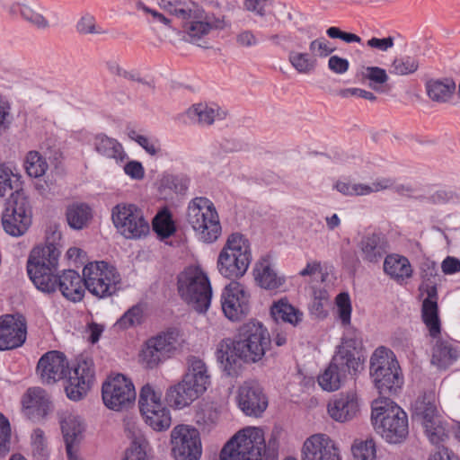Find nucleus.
<instances>
[{
    "label": "nucleus",
    "mask_w": 460,
    "mask_h": 460,
    "mask_svg": "<svg viewBox=\"0 0 460 460\" xmlns=\"http://www.w3.org/2000/svg\"><path fill=\"white\" fill-rule=\"evenodd\" d=\"M221 8L219 0H162L161 9L181 22L185 40L199 47L208 44L207 38L214 31H223L231 26L228 17L222 13L207 12L203 5Z\"/></svg>",
    "instance_id": "1"
},
{
    "label": "nucleus",
    "mask_w": 460,
    "mask_h": 460,
    "mask_svg": "<svg viewBox=\"0 0 460 460\" xmlns=\"http://www.w3.org/2000/svg\"><path fill=\"white\" fill-rule=\"evenodd\" d=\"M281 429L275 427L267 441L262 429L246 427L239 430L222 448L220 460H275L279 448Z\"/></svg>",
    "instance_id": "2"
},
{
    "label": "nucleus",
    "mask_w": 460,
    "mask_h": 460,
    "mask_svg": "<svg viewBox=\"0 0 460 460\" xmlns=\"http://www.w3.org/2000/svg\"><path fill=\"white\" fill-rule=\"evenodd\" d=\"M361 338L356 331L348 330L341 344L329 366L318 376L317 381L321 388L327 392H334L341 388L347 374L356 375L363 364L361 359Z\"/></svg>",
    "instance_id": "3"
},
{
    "label": "nucleus",
    "mask_w": 460,
    "mask_h": 460,
    "mask_svg": "<svg viewBox=\"0 0 460 460\" xmlns=\"http://www.w3.org/2000/svg\"><path fill=\"white\" fill-rule=\"evenodd\" d=\"M371 420L376 432L388 443H402L408 436L406 412L388 398L373 402Z\"/></svg>",
    "instance_id": "4"
},
{
    "label": "nucleus",
    "mask_w": 460,
    "mask_h": 460,
    "mask_svg": "<svg viewBox=\"0 0 460 460\" xmlns=\"http://www.w3.org/2000/svg\"><path fill=\"white\" fill-rule=\"evenodd\" d=\"M370 376L381 397L395 394L402 385L398 361L394 353L385 348H377L370 358Z\"/></svg>",
    "instance_id": "5"
},
{
    "label": "nucleus",
    "mask_w": 460,
    "mask_h": 460,
    "mask_svg": "<svg viewBox=\"0 0 460 460\" xmlns=\"http://www.w3.org/2000/svg\"><path fill=\"white\" fill-rule=\"evenodd\" d=\"M252 261L249 241L240 233L231 234L219 252L217 268L227 279H238L247 271Z\"/></svg>",
    "instance_id": "6"
},
{
    "label": "nucleus",
    "mask_w": 460,
    "mask_h": 460,
    "mask_svg": "<svg viewBox=\"0 0 460 460\" xmlns=\"http://www.w3.org/2000/svg\"><path fill=\"white\" fill-rule=\"evenodd\" d=\"M186 221L204 243L215 242L221 234L218 214L208 198L196 197L190 201Z\"/></svg>",
    "instance_id": "7"
},
{
    "label": "nucleus",
    "mask_w": 460,
    "mask_h": 460,
    "mask_svg": "<svg viewBox=\"0 0 460 460\" xmlns=\"http://www.w3.org/2000/svg\"><path fill=\"white\" fill-rule=\"evenodd\" d=\"M178 291L197 312L204 313L208 309L212 289L208 276L199 267H189L179 275Z\"/></svg>",
    "instance_id": "8"
},
{
    "label": "nucleus",
    "mask_w": 460,
    "mask_h": 460,
    "mask_svg": "<svg viewBox=\"0 0 460 460\" xmlns=\"http://www.w3.org/2000/svg\"><path fill=\"white\" fill-rule=\"evenodd\" d=\"M271 339L263 324L257 321H249L238 330L236 350L245 363H256L261 360L270 349Z\"/></svg>",
    "instance_id": "9"
},
{
    "label": "nucleus",
    "mask_w": 460,
    "mask_h": 460,
    "mask_svg": "<svg viewBox=\"0 0 460 460\" xmlns=\"http://www.w3.org/2000/svg\"><path fill=\"white\" fill-rule=\"evenodd\" d=\"M85 289L98 298L113 296L120 288L121 278L116 268L106 261H93L83 270Z\"/></svg>",
    "instance_id": "10"
},
{
    "label": "nucleus",
    "mask_w": 460,
    "mask_h": 460,
    "mask_svg": "<svg viewBox=\"0 0 460 460\" xmlns=\"http://www.w3.org/2000/svg\"><path fill=\"white\" fill-rule=\"evenodd\" d=\"M183 342L181 332L170 329L146 341L139 353V361L146 368H155L181 349Z\"/></svg>",
    "instance_id": "11"
},
{
    "label": "nucleus",
    "mask_w": 460,
    "mask_h": 460,
    "mask_svg": "<svg viewBox=\"0 0 460 460\" xmlns=\"http://www.w3.org/2000/svg\"><path fill=\"white\" fill-rule=\"evenodd\" d=\"M32 208L25 192L16 190L5 202L2 213V226L4 232L13 237L25 234L31 225Z\"/></svg>",
    "instance_id": "12"
},
{
    "label": "nucleus",
    "mask_w": 460,
    "mask_h": 460,
    "mask_svg": "<svg viewBox=\"0 0 460 460\" xmlns=\"http://www.w3.org/2000/svg\"><path fill=\"white\" fill-rule=\"evenodd\" d=\"M412 410L413 416L421 422L429 441L438 448L441 447L440 444L447 438V434L438 420L435 394L430 392L420 395Z\"/></svg>",
    "instance_id": "13"
},
{
    "label": "nucleus",
    "mask_w": 460,
    "mask_h": 460,
    "mask_svg": "<svg viewBox=\"0 0 460 460\" xmlns=\"http://www.w3.org/2000/svg\"><path fill=\"white\" fill-rule=\"evenodd\" d=\"M111 219L119 233L128 239H137L149 233V224L135 204L119 203L112 208Z\"/></svg>",
    "instance_id": "14"
},
{
    "label": "nucleus",
    "mask_w": 460,
    "mask_h": 460,
    "mask_svg": "<svg viewBox=\"0 0 460 460\" xmlns=\"http://www.w3.org/2000/svg\"><path fill=\"white\" fill-rule=\"evenodd\" d=\"M102 395L105 406L113 411L127 409L136 400V391L133 383L121 374L110 376L102 384Z\"/></svg>",
    "instance_id": "15"
},
{
    "label": "nucleus",
    "mask_w": 460,
    "mask_h": 460,
    "mask_svg": "<svg viewBox=\"0 0 460 460\" xmlns=\"http://www.w3.org/2000/svg\"><path fill=\"white\" fill-rule=\"evenodd\" d=\"M172 453L175 460H199L201 441L199 431L188 425H178L171 432Z\"/></svg>",
    "instance_id": "16"
},
{
    "label": "nucleus",
    "mask_w": 460,
    "mask_h": 460,
    "mask_svg": "<svg viewBox=\"0 0 460 460\" xmlns=\"http://www.w3.org/2000/svg\"><path fill=\"white\" fill-rule=\"evenodd\" d=\"M249 298L245 287L232 281L221 294V306L225 315L231 321L241 320L249 312Z\"/></svg>",
    "instance_id": "17"
},
{
    "label": "nucleus",
    "mask_w": 460,
    "mask_h": 460,
    "mask_svg": "<svg viewBox=\"0 0 460 460\" xmlns=\"http://www.w3.org/2000/svg\"><path fill=\"white\" fill-rule=\"evenodd\" d=\"M239 409L250 417H260L268 407V399L261 386L253 380L244 382L237 390Z\"/></svg>",
    "instance_id": "18"
},
{
    "label": "nucleus",
    "mask_w": 460,
    "mask_h": 460,
    "mask_svg": "<svg viewBox=\"0 0 460 460\" xmlns=\"http://www.w3.org/2000/svg\"><path fill=\"white\" fill-rule=\"evenodd\" d=\"M301 460H341L339 448L326 434L311 435L301 448Z\"/></svg>",
    "instance_id": "19"
},
{
    "label": "nucleus",
    "mask_w": 460,
    "mask_h": 460,
    "mask_svg": "<svg viewBox=\"0 0 460 460\" xmlns=\"http://www.w3.org/2000/svg\"><path fill=\"white\" fill-rule=\"evenodd\" d=\"M94 380L93 365L91 360H81L69 371L66 393L69 399L81 400L90 390Z\"/></svg>",
    "instance_id": "20"
},
{
    "label": "nucleus",
    "mask_w": 460,
    "mask_h": 460,
    "mask_svg": "<svg viewBox=\"0 0 460 460\" xmlns=\"http://www.w3.org/2000/svg\"><path fill=\"white\" fill-rule=\"evenodd\" d=\"M68 361L61 352L52 350L45 353L39 360L37 372L44 384L52 385L66 375Z\"/></svg>",
    "instance_id": "21"
},
{
    "label": "nucleus",
    "mask_w": 460,
    "mask_h": 460,
    "mask_svg": "<svg viewBox=\"0 0 460 460\" xmlns=\"http://www.w3.org/2000/svg\"><path fill=\"white\" fill-rule=\"evenodd\" d=\"M26 340V324L13 315L0 317V350L22 346Z\"/></svg>",
    "instance_id": "22"
},
{
    "label": "nucleus",
    "mask_w": 460,
    "mask_h": 460,
    "mask_svg": "<svg viewBox=\"0 0 460 460\" xmlns=\"http://www.w3.org/2000/svg\"><path fill=\"white\" fill-rule=\"evenodd\" d=\"M327 411L330 417L335 421L344 423L353 420L359 411V404L356 394H340L328 403Z\"/></svg>",
    "instance_id": "23"
},
{
    "label": "nucleus",
    "mask_w": 460,
    "mask_h": 460,
    "mask_svg": "<svg viewBox=\"0 0 460 460\" xmlns=\"http://www.w3.org/2000/svg\"><path fill=\"white\" fill-rule=\"evenodd\" d=\"M358 248L363 261L369 263H377L386 254L388 243L381 234H368L364 235L358 243Z\"/></svg>",
    "instance_id": "24"
},
{
    "label": "nucleus",
    "mask_w": 460,
    "mask_h": 460,
    "mask_svg": "<svg viewBox=\"0 0 460 460\" xmlns=\"http://www.w3.org/2000/svg\"><path fill=\"white\" fill-rule=\"evenodd\" d=\"M61 429L68 459L78 460L73 453V447L81 438L84 429L80 416L74 412L64 411L61 414Z\"/></svg>",
    "instance_id": "25"
},
{
    "label": "nucleus",
    "mask_w": 460,
    "mask_h": 460,
    "mask_svg": "<svg viewBox=\"0 0 460 460\" xmlns=\"http://www.w3.org/2000/svg\"><path fill=\"white\" fill-rule=\"evenodd\" d=\"M60 251L52 243L32 249L30 253L27 269L57 270Z\"/></svg>",
    "instance_id": "26"
},
{
    "label": "nucleus",
    "mask_w": 460,
    "mask_h": 460,
    "mask_svg": "<svg viewBox=\"0 0 460 460\" xmlns=\"http://www.w3.org/2000/svg\"><path fill=\"white\" fill-rule=\"evenodd\" d=\"M254 279L259 287L267 290L279 288L285 282L274 269L269 256L261 258L253 269Z\"/></svg>",
    "instance_id": "27"
},
{
    "label": "nucleus",
    "mask_w": 460,
    "mask_h": 460,
    "mask_svg": "<svg viewBox=\"0 0 460 460\" xmlns=\"http://www.w3.org/2000/svg\"><path fill=\"white\" fill-rule=\"evenodd\" d=\"M431 347L430 362L438 369H446L459 358V350L449 340L435 338Z\"/></svg>",
    "instance_id": "28"
},
{
    "label": "nucleus",
    "mask_w": 460,
    "mask_h": 460,
    "mask_svg": "<svg viewBox=\"0 0 460 460\" xmlns=\"http://www.w3.org/2000/svg\"><path fill=\"white\" fill-rule=\"evenodd\" d=\"M58 288L66 298L74 302L80 301L85 292L84 276L81 277L73 270H65L58 276Z\"/></svg>",
    "instance_id": "29"
},
{
    "label": "nucleus",
    "mask_w": 460,
    "mask_h": 460,
    "mask_svg": "<svg viewBox=\"0 0 460 460\" xmlns=\"http://www.w3.org/2000/svg\"><path fill=\"white\" fill-rule=\"evenodd\" d=\"M202 394L199 390L182 377L179 383L168 389L167 399L175 408L182 409L190 405Z\"/></svg>",
    "instance_id": "30"
},
{
    "label": "nucleus",
    "mask_w": 460,
    "mask_h": 460,
    "mask_svg": "<svg viewBox=\"0 0 460 460\" xmlns=\"http://www.w3.org/2000/svg\"><path fill=\"white\" fill-rule=\"evenodd\" d=\"M204 394L211 383V376L206 363L199 358L190 357L187 361V370L182 376Z\"/></svg>",
    "instance_id": "31"
},
{
    "label": "nucleus",
    "mask_w": 460,
    "mask_h": 460,
    "mask_svg": "<svg viewBox=\"0 0 460 460\" xmlns=\"http://www.w3.org/2000/svg\"><path fill=\"white\" fill-rule=\"evenodd\" d=\"M22 406L29 413H35L37 416L44 417L51 408V402L49 394L40 387L28 389L22 398Z\"/></svg>",
    "instance_id": "32"
},
{
    "label": "nucleus",
    "mask_w": 460,
    "mask_h": 460,
    "mask_svg": "<svg viewBox=\"0 0 460 460\" xmlns=\"http://www.w3.org/2000/svg\"><path fill=\"white\" fill-rule=\"evenodd\" d=\"M93 147L100 155L106 159H112L117 164L124 162L127 158V153L122 145L117 139L104 134L94 137Z\"/></svg>",
    "instance_id": "33"
},
{
    "label": "nucleus",
    "mask_w": 460,
    "mask_h": 460,
    "mask_svg": "<svg viewBox=\"0 0 460 460\" xmlns=\"http://www.w3.org/2000/svg\"><path fill=\"white\" fill-rule=\"evenodd\" d=\"M384 271L391 279L400 283L412 275V268L409 260L398 254H389L385 258Z\"/></svg>",
    "instance_id": "34"
},
{
    "label": "nucleus",
    "mask_w": 460,
    "mask_h": 460,
    "mask_svg": "<svg viewBox=\"0 0 460 460\" xmlns=\"http://www.w3.org/2000/svg\"><path fill=\"white\" fill-rule=\"evenodd\" d=\"M426 91L430 100L445 103L453 96L456 91V84L450 78L430 79L426 83Z\"/></svg>",
    "instance_id": "35"
},
{
    "label": "nucleus",
    "mask_w": 460,
    "mask_h": 460,
    "mask_svg": "<svg viewBox=\"0 0 460 460\" xmlns=\"http://www.w3.org/2000/svg\"><path fill=\"white\" fill-rule=\"evenodd\" d=\"M270 314L276 322L288 323L297 326L303 321V313L288 303L287 299L275 302L270 307Z\"/></svg>",
    "instance_id": "36"
},
{
    "label": "nucleus",
    "mask_w": 460,
    "mask_h": 460,
    "mask_svg": "<svg viewBox=\"0 0 460 460\" xmlns=\"http://www.w3.org/2000/svg\"><path fill=\"white\" fill-rule=\"evenodd\" d=\"M421 319L429 331V336L438 338L441 333V322L438 316V302L423 300Z\"/></svg>",
    "instance_id": "37"
},
{
    "label": "nucleus",
    "mask_w": 460,
    "mask_h": 460,
    "mask_svg": "<svg viewBox=\"0 0 460 460\" xmlns=\"http://www.w3.org/2000/svg\"><path fill=\"white\" fill-rule=\"evenodd\" d=\"M27 271L39 290L45 293H52L57 290L58 284V276L55 274L57 270L27 269Z\"/></svg>",
    "instance_id": "38"
},
{
    "label": "nucleus",
    "mask_w": 460,
    "mask_h": 460,
    "mask_svg": "<svg viewBox=\"0 0 460 460\" xmlns=\"http://www.w3.org/2000/svg\"><path fill=\"white\" fill-rule=\"evenodd\" d=\"M186 114L190 120L202 126H209L219 116V110L206 103H197L190 107Z\"/></svg>",
    "instance_id": "39"
},
{
    "label": "nucleus",
    "mask_w": 460,
    "mask_h": 460,
    "mask_svg": "<svg viewBox=\"0 0 460 460\" xmlns=\"http://www.w3.org/2000/svg\"><path fill=\"white\" fill-rule=\"evenodd\" d=\"M288 62L301 75H310L317 67V59L310 52L291 50L288 53Z\"/></svg>",
    "instance_id": "40"
},
{
    "label": "nucleus",
    "mask_w": 460,
    "mask_h": 460,
    "mask_svg": "<svg viewBox=\"0 0 460 460\" xmlns=\"http://www.w3.org/2000/svg\"><path fill=\"white\" fill-rule=\"evenodd\" d=\"M91 217V208L85 204H73L66 210L67 223L74 229L84 228Z\"/></svg>",
    "instance_id": "41"
},
{
    "label": "nucleus",
    "mask_w": 460,
    "mask_h": 460,
    "mask_svg": "<svg viewBox=\"0 0 460 460\" xmlns=\"http://www.w3.org/2000/svg\"><path fill=\"white\" fill-rule=\"evenodd\" d=\"M358 75L361 80L368 81L369 87L376 92L380 91L382 85L389 79L386 71L379 66H362Z\"/></svg>",
    "instance_id": "42"
},
{
    "label": "nucleus",
    "mask_w": 460,
    "mask_h": 460,
    "mask_svg": "<svg viewBox=\"0 0 460 460\" xmlns=\"http://www.w3.org/2000/svg\"><path fill=\"white\" fill-rule=\"evenodd\" d=\"M146 423L154 430L163 431L170 428L172 417L170 410L166 407L154 412L146 411L142 414Z\"/></svg>",
    "instance_id": "43"
},
{
    "label": "nucleus",
    "mask_w": 460,
    "mask_h": 460,
    "mask_svg": "<svg viewBox=\"0 0 460 460\" xmlns=\"http://www.w3.org/2000/svg\"><path fill=\"white\" fill-rule=\"evenodd\" d=\"M24 167L29 176L39 178L45 174L49 164L39 152L30 151L26 155Z\"/></svg>",
    "instance_id": "44"
},
{
    "label": "nucleus",
    "mask_w": 460,
    "mask_h": 460,
    "mask_svg": "<svg viewBox=\"0 0 460 460\" xmlns=\"http://www.w3.org/2000/svg\"><path fill=\"white\" fill-rule=\"evenodd\" d=\"M31 452L35 460H48L49 450L45 433L35 429L31 435Z\"/></svg>",
    "instance_id": "45"
},
{
    "label": "nucleus",
    "mask_w": 460,
    "mask_h": 460,
    "mask_svg": "<svg viewBox=\"0 0 460 460\" xmlns=\"http://www.w3.org/2000/svg\"><path fill=\"white\" fill-rule=\"evenodd\" d=\"M419 59L412 56L395 58L390 66V73L396 75H409L419 69Z\"/></svg>",
    "instance_id": "46"
},
{
    "label": "nucleus",
    "mask_w": 460,
    "mask_h": 460,
    "mask_svg": "<svg viewBox=\"0 0 460 460\" xmlns=\"http://www.w3.org/2000/svg\"><path fill=\"white\" fill-rule=\"evenodd\" d=\"M236 340L235 341H223L220 342L217 349V358L221 363L225 364L226 368L232 367L236 363L237 359H241V354L236 350Z\"/></svg>",
    "instance_id": "47"
},
{
    "label": "nucleus",
    "mask_w": 460,
    "mask_h": 460,
    "mask_svg": "<svg viewBox=\"0 0 460 460\" xmlns=\"http://www.w3.org/2000/svg\"><path fill=\"white\" fill-rule=\"evenodd\" d=\"M153 228L162 237H169L175 232L171 213L167 209L160 211L153 220Z\"/></svg>",
    "instance_id": "48"
},
{
    "label": "nucleus",
    "mask_w": 460,
    "mask_h": 460,
    "mask_svg": "<svg viewBox=\"0 0 460 460\" xmlns=\"http://www.w3.org/2000/svg\"><path fill=\"white\" fill-rule=\"evenodd\" d=\"M162 400V392L156 390L152 385L146 384L142 386L139 394V410L141 414L146 412L150 409V405L155 404Z\"/></svg>",
    "instance_id": "49"
},
{
    "label": "nucleus",
    "mask_w": 460,
    "mask_h": 460,
    "mask_svg": "<svg viewBox=\"0 0 460 460\" xmlns=\"http://www.w3.org/2000/svg\"><path fill=\"white\" fill-rule=\"evenodd\" d=\"M351 451L354 460H375L376 447L373 439L355 440Z\"/></svg>",
    "instance_id": "50"
},
{
    "label": "nucleus",
    "mask_w": 460,
    "mask_h": 460,
    "mask_svg": "<svg viewBox=\"0 0 460 460\" xmlns=\"http://www.w3.org/2000/svg\"><path fill=\"white\" fill-rule=\"evenodd\" d=\"M334 51L335 48H332L330 41L324 37L316 38L309 43V52L315 59L325 58Z\"/></svg>",
    "instance_id": "51"
},
{
    "label": "nucleus",
    "mask_w": 460,
    "mask_h": 460,
    "mask_svg": "<svg viewBox=\"0 0 460 460\" xmlns=\"http://www.w3.org/2000/svg\"><path fill=\"white\" fill-rule=\"evenodd\" d=\"M334 189L344 196H366L369 190L367 184L346 181H337Z\"/></svg>",
    "instance_id": "52"
},
{
    "label": "nucleus",
    "mask_w": 460,
    "mask_h": 460,
    "mask_svg": "<svg viewBox=\"0 0 460 460\" xmlns=\"http://www.w3.org/2000/svg\"><path fill=\"white\" fill-rule=\"evenodd\" d=\"M336 305L339 318L344 326L349 325L351 316V304L348 293H341L336 297Z\"/></svg>",
    "instance_id": "53"
},
{
    "label": "nucleus",
    "mask_w": 460,
    "mask_h": 460,
    "mask_svg": "<svg viewBox=\"0 0 460 460\" xmlns=\"http://www.w3.org/2000/svg\"><path fill=\"white\" fill-rule=\"evenodd\" d=\"M13 120L9 101L0 95V137L11 127Z\"/></svg>",
    "instance_id": "54"
},
{
    "label": "nucleus",
    "mask_w": 460,
    "mask_h": 460,
    "mask_svg": "<svg viewBox=\"0 0 460 460\" xmlns=\"http://www.w3.org/2000/svg\"><path fill=\"white\" fill-rule=\"evenodd\" d=\"M20 13L26 21L36 25L38 28L45 29L49 26L46 18L30 5L22 4L20 6Z\"/></svg>",
    "instance_id": "55"
},
{
    "label": "nucleus",
    "mask_w": 460,
    "mask_h": 460,
    "mask_svg": "<svg viewBox=\"0 0 460 460\" xmlns=\"http://www.w3.org/2000/svg\"><path fill=\"white\" fill-rule=\"evenodd\" d=\"M128 135L130 139L137 142L150 155L155 156L160 152V147L156 142L152 141L147 137L140 135L135 130H130Z\"/></svg>",
    "instance_id": "56"
},
{
    "label": "nucleus",
    "mask_w": 460,
    "mask_h": 460,
    "mask_svg": "<svg viewBox=\"0 0 460 460\" xmlns=\"http://www.w3.org/2000/svg\"><path fill=\"white\" fill-rule=\"evenodd\" d=\"M142 319V310L138 306H133L128 309L117 322L120 328L128 329L139 324Z\"/></svg>",
    "instance_id": "57"
},
{
    "label": "nucleus",
    "mask_w": 460,
    "mask_h": 460,
    "mask_svg": "<svg viewBox=\"0 0 460 460\" xmlns=\"http://www.w3.org/2000/svg\"><path fill=\"white\" fill-rule=\"evenodd\" d=\"M219 419V412L213 407L203 409L196 415V422L199 426H203L204 429H209L215 425Z\"/></svg>",
    "instance_id": "58"
},
{
    "label": "nucleus",
    "mask_w": 460,
    "mask_h": 460,
    "mask_svg": "<svg viewBox=\"0 0 460 460\" xmlns=\"http://www.w3.org/2000/svg\"><path fill=\"white\" fill-rule=\"evenodd\" d=\"M10 435V423L8 420L2 413H0V455L8 452Z\"/></svg>",
    "instance_id": "59"
},
{
    "label": "nucleus",
    "mask_w": 460,
    "mask_h": 460,
    "mask_svg": "<svg viewBox=\"0 0 460 460\" xmlns=\"http://www.w3.org/2000/svg\"><path fill=\"white\" fill-rule=\"evenodd\" d=\"M271 4L272 0H243L244 9L260 17L265 16L266 7Z\"/></svg>",
    "instance_id": "60"
},
{
    "label": "nucleus",
    "mask_w": 460,
    "mask_h": 460,
    "mask_svg": "<svg viewBox=\"0 0 460 460\" xmlns=\"http://www.w3.org/2000/svg\"><path fill=\"white\" fill-rule=\"evenodd\" d=\"M420 276L423 283L434 282L433 279L438 276V267L435 261L426 259L420 264Z\"/></svg>",
    "instance_id": "61"
},
{
    "label": "nucleus",
    "mask_w": 460,
    "mask_h": 460,
    "mask_svg": "<svg viewBox=\"0 0 460 460\" xmlns=\"http://www.w3.org/2000/svg\"><path fill=\"white\" fill-rule=\"evenodd\" d=\"M328 68L338 75L345 74L349 68L348 59L339 56H331L328 60Z\"/></svg>",
    "instance_id": "62"
},
{
    "label": "nucleus",
    "mask_w": 460,
    "mask_h": 460,
    "mask_svg": "<svg viewBox=\"0 0 460 460\" xmlns=\"http://www.w3.org/2000/svg\"><path fill=\"white\" fill-rule=\"evenodd\" d=\"M394 45V40L393 37L387 38H376L373 37L367 41V46L370 49H375L382 52H386L388 49L393 48Z\"/></svg>",
    "instance_id": "63"
},
{
    "label": "nucleus",
    "mask_w": 460,
    "mask_h": 460,
    "mask_svg": "<svg viewBox=\"0 0 460 460\" xmlns=\"http://www.w3.org/2000/svg\"><path fill=\"white\" fill-rule=\"evenodd\" d=\"M123 460H147L146 450L137 441H133L126 450Z\"/></svg>",
    "instance_id": "64"
}]
</instances>
